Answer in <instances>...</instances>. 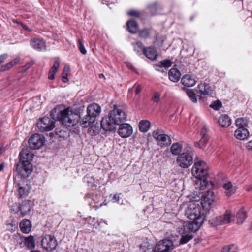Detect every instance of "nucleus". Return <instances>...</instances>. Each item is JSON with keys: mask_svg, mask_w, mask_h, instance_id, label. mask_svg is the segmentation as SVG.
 <instances>
[{"mask_svg": "<svg viewBox=\"0 0 252 252\" xmlns=\"http://www.w3.org/2000/svg\"><path fill=\"white\" fill-rule=\"evenodd\" d=\"M126 115L121 109L114 106L108 116L104 117L100 123L101 127L106 131L116 130L117 126L126 120Z\"/></svg>", "mask_w": 252, "mask_h": 252, "instance_id": "obj_1", "label": "nucleus"}, {"mask_svg": "<svg viewBox=\"0 0 252 252\" xmlns=\"http://www.w3.org/2000/svg\"><path fill=\"white\" fill-rule=\"evenodd\" d=\"M51 116L54 120L60 121L65 126H73L78 123L81 119L79 112L70 111L69 108L59 110L53 109L51 112Z\"/></svg>", "mask_w": 252, "mask_h": 252, "instance_id": "obj_2", "label": "nucleus"}, {"mask_svg": "<svg viewBox=\"0 0 252 252\" xmlns=\"http://www.w3.org/2000/svg\"><path fill=\"white\" fill-rule=\"evenodd\" d=\"M33 156L29 148L23 149L20 152L19 161L16 165L15 170L22 178H26L32 173L33 170L32 162Z\"/></svg>", "mask_w": 252, "mask_h": 252, "instance_id": "obj_3", "label": "nucleus"}, {"mask_svg": "<svg viewBox=\"0 0 252 252\" xmlns=\"http://www.w3.org/2000/svg\"><path fill=\"white\" fill-rule=\"evenodd\" d=\"M206 168V163L203 161H200L195 162L192 168V175L201 181L200 189L202 190L204 189V187H206L208 184V174Z\"/></svg>", "mask_w": 252, "mask_h": 252, "instance_id": "obj_4", "label": "nucleus"}, {"mask_svg": "<svg viewBox=\"0 0 252 252\" xmlns=\"http://www.w3.org/2000/svg\"><path fill=\"white\" fill-rule=\"evenodd\" d=\"M204 210L201 205L196 203H192L189 206L186 214L190 220L204 221L205 218Z\"/></svg>", "mask_w": 252, "mask_h": 252, "instance_id": "obj_5", "label": "nucleus"}, {"mask_svg": "<svg viewBox=\"0 0 252 252\" xmlns=\"http://www.w3.org/2000/svg\"><path fill=\"white\" fill-rule=\"evenodd\" d=\"M176 161L178 165L183 168H187L191 166L193 162L192 149L189 147L186 152L180 154L178 156Z\"/></svg>", "mask_w": 252, "mask_h": 252, "instance_id": "obj_6", "label": "nucleus"}, {"mask_svg": "<svg viewBox=\"0 0 252 252\" xmlns=\"http://www.w3.org/2000/svg\"><path fill=\"white\" fill-rule=\"evenodd\" d=\"M36 126L41 132L51 131L55 126L54 121L48 117H45L40 119L37 122Z\"/></svg>", "mask_w": 252, "mask_h": 252, "instance_id": "obj_7", "label": "nucleus"}, {"mask_svg": "<svg viewBox=\"0 0 252 252\" xmlns=\"http://www.w3.org/2000/svg\"><path fill=\"white\" fill-rule=\"evenodd\" d=\"M230 221L231 214L228 210L226 211L223 216H217L209 220V223L213 226L227 224Z\"/></svg>", "mask_w": 252, "mask_h": 252, "instance_id": "obj_8", "label": "nucleus"}, {"mask_svg": "<svg viewBox=\"0 0 252 252\" xmlns=\"http://www.w3.org/2000/svg\"><path fill=\"white\" fill-rule=\"evenodd\" d=\"M57 245L56 239L53 235H45L42 239V247L46 251H51L55 249Z\"/></svg>", "mask_w": 252, "mask_h": 252, "instance_id": "obj_9", "label": "nucleus"}, {"mask_svg": "<svg viewBox=\"0 0 252 252\" xmlns=\"http://www.w3.org/2000/svg\"><path fill=\"white\" fill-rule=\"evenodd\" d=\"M44 137L38 134L32 135L29 140V147L32 149H39L44 145Z\"/></svg>", "mask_w": 252, "mask_h": 252, "instance_id": "obj_10", "label": "nucleus"}, {"mask_svg": "<svg viewBox=\"0 0 252 252\" xmlns=\"http://www.w3.org/2000/svg\"><path fill=\"white\" fill-rule=\"evenodd\" d=\"M101 112V106L96 103L89 104L87 108V114L88 120L94 121L95 118L99 116Z\"/></svg>", "mask_w": 252, "mask_h": 252, "instance_id": "obj_11", "label": "nucleus"}, {"mask_svg": "<svg viewBox=\"0 0 252 252\" xmlns=\"http://www.w3.org/2000/svg\"><path fill=\"white\" fill-rule=\"evenodd\" d=\"M153 136L157 141L161 142L165 146H168L171 144L170 137L164 133L163 130L162 129H158L154 130L153 132Z\"/></svg>", "mask_w": 252, "mask_h": 252, "instance_id": "obj_12", "label": "nucleus"}, {"mask_svg": "<svg viewBox=\"0 0 252 252\" xmlns=\"http://www.w3.org/2000/svg\"><path fill=\"white\" fill-rule=\"evenodd\" d=\"M93 122L92 120H88L87 118H85L80 122V125L83 127H89L88 133L91 135L94 136L99 133V127L96 125H94Z\"/></svg>", "mask_w": 252, "mask_h": 252, "instance_id": "obj_13", "label": "nucleus"}, {"mask_svg": "<svg viewBox=\"0 0 252 252\" xmlns=\"http://www.w3.org/2000/svg\"><path fill=\"white\" fill-rule=\"evenodd\" d=\"M214 201V194L212 190L205 192L201 197V205L203 210H209Z\"/></svg>", "mask_w": 252, "mask_h": 252, "instance_id": "obj_14", "label": "nucleus"}, {"mask_svg": "<svg viewBox=\"0 0 252 252\" xmlns=\"http://www.w3.org/2000/svg\"><path fill=\"white\" fill-rule=\"evenodd\" d=\"M174 249L173 242L170 239L159 241L157 244L156 252H170Z\"/></svg>", "mask_w": 252, "mask_h": 252, "instance_id": "obj_15", "label": "nucleus"}, {"mask_svg": "<svg viewBox=\"0 0 252 252\" xmlns=\"http://www.w3.org/2000/svg\"><path fill=\"white\" fill-rule=\"evenodd\" d=\"M31 202L30 200L22 201L20 205H17L16 209H13L14 213H18L20 212L23 217L30 214L32 208Z\"/></svg>", "mask_w": 252, "mask_h": 252, "instance_id": "obj_16", "label": "nucleus"}, {"mask_svg": "<svg viewBox=\"0 0 252 252\" xmlns=\"http://www.w3.org/2000/svg\"><path fill=\"white\" fill-rule=\"evenodd\" d=\"M118 133L122 138L129 137L133 132V129L130 124L124 123L120 124Z\"/></svg>", "mask_w": 252, "mask_h": 252, "instance_id": "obj_17", "label": "nucleus"}, {"mask_svg": "<svg viewBox=\"0 0 252 252\" xmlns=\"http://www.w3.org/2000/svg\"><path fill=\"white\" fill-rule=\"evenodd\" d=\"M208 129L204 126L200 132L201 138L198 142L195 143L194 146L196 148L203 149L207 144L210 139L209 136L207 134Z\"/></svg>", "mask_w": 252, "mask_h": 252, "instance_id": "obj_18", "label": "nucleus"}, {"mask_svg": "<svg viewBox=\"0 0 252 252\" xmlns=\"http://www.w3.org/2000/svg\"><path fill=\"white\" fill-rule=\"evenodd\" d=\"M143 55L151 61H156L158 56V53L157 49L154 46H147L144 49Z\"/></svg>", "mask_w": 252, "mask_h": 252, "instance_id": "obj_19", "label": "nucleus"}, {"mask_svg": "<svg viewBox=\"0 0 252 252\" xmlns=\"http://www.w3.org/2000/svg\"><path fill=\"white\" fill-rule=\"evenodd\" d=\"M30 45L34 49L39 51H43L46 50V42L42 38H34L31 39Z\"/></svg>", "mask_w": 252, "mask_h": 252, "instance_id": "obj_20", "label": "nucleus"}, {"mask_svg": "<svg viewBox=\"0 0 252 252\" xmlns=\"http://www.w3.org/2000/svg\"><path fill=\"white\" fill-rule=\"evenodd\" d=\"M137 33H138L139 38L144 41L151 40L152 38V28H145L140 29Z\"/></svg>", "mask_w": 252, "mask_h": 252, "instance_id": "obj_21", "label": "nucleus"}, {"mask_svg": "<svg viewBox=\"0 0 252 252\" xmlns=\"http://www.w3.org/2000/svg\"><path fill=\"white\" fill-rule=\"evenodd\" d=\"M126 30L131 34H136L139 31V24L133 19H130L126 22Z\"/></svg>", "mask_w": 252, "mask_h": 252, "instance_id": "obj_22", "label": "nucleus"}, {"mask_svg": "<svg viewBox=\"0 0 252 252\" xmlns=\"http://www.w3.org/2000/svg\"><path fill=\"white\" fill-rule=\"evenodd\" d=\"M198 93L202 95H210L213 93L211 87L209 84L201 83L198 85Z\"/></svg>", "mask_w": 252, "mask_h": 252, "instance_id": "obj_23", "label": "nucleus"}, {"mask_svg": "<svg viewBox=\"0 0 252 252\" xmlns=\"http://www.w3.org/2000/svg\"><path fill=\"white\" fill-rule=\"evenodd\" d=\"M234 136L236 139L240 140H244L249 136V132L247 128L243 129L242 127L237 128L234 132Z\"/></svg>", "mask_w": 252, "mask_h": 252, "instance_id": "obj_24", "label": "nucleus"}, {"mask_svg": "<svg viewBox=\"0 0 252 252\" xmlns=\"http://www.w3.org/2000/svg\"><path fill=\"white\" fill-rule=\"evenodd\" d=\"M19 227L23 233L28 234L31 230L32 224L29 220L25 219L20 222Z\"/></svg>", "mask_w": 252, "mask_h": 252, "instance_id": "obj_25", "label": "nucleus"}, {"mask_svg": "<svg viewBox=\"0 0 252 252\" xmlns=\"http://www.w3.org/2000/svg\"><path fill=\"white\" fill-rule=\"evenodd\" d=\"M181 74L180 71L175 68L170 69L168 72V77L170 81L173 82H178L181 78Z\"/></svg>", "mask_w": 252, "mask_h": 252, "instance_id": "obj_26", "label": "nucleus"}, {"mask_svg": "<svg viewBox=\"0 0 252 252\" xmlns=\"http://www.w3.org/2000/svg\"><path fill=\"white\" fill-rule=\"evenodd\" d=\"M181 82L185 86L191 87L195 84L196 81L191 75L185 74L182 77Z\"/></svg>", "mask_w": 252, "mask_h": 252, "instance_id": "obj_27", "label": "nucleus"}, {"mask_svg": "<svg viewBox=\"0 0 252 252\" xmlns=\"http://www.w3.org/2000/svg\"><path fill=\"white\" fill-rule=\"evenodd\" d=\"M223 187L225 189V195L229 197L233 194L236 191L237 189V187L233 186L231 182H228L223 185Z\"/></svg>", "mask_w": 252, "mask_h": 252, "instance_id": "obj_28", "label": "nucleus"}, {"mask_svg": "<svg viewBox=\"0 0 252 252\" xmlns=\"http://www.w3.org/2000/svg\"><path fill=\"white\" fill-rule=\"evenodd\" d=\"M20 58L19 57H16L14 58L13 60L8 62L5 65H2L0 67V72H4L9 70L12 67L18 64L20 62Z\"/></svg>", "mask_w": 252, "mask_h": 252, "instance_id": "obj_29", "label": "nucleus"}, {"mask_svg": "<svg viewBox=\"0 0 252 252\" xmlns=\"http://www.w3.org/2000/svg\"><path fill=\"white\" fill-rule=\"evenodd\" d=\"M134 51L138 55L143 54L144 49L146 48L143 43L140 40H137L132 43Z\"/></svg>", "mask_w": 252, "mask_h": 252, "instance_id": "obj_30", "label": "nucleus"}, {"mask_svg": "<svg viewBox=\"0 0 252 252\" xmlns=\"http://www.w3.org/2000/svg\"><path fill=\"white\" fill-rule=\"evenodd\" d=\"M219 125L222 127H227L231 124V120L227 115H222L218 121Z\"/></svg>", "mask_w": 252, "mask_h": 252, "instance_id": "obj_31", "label": "nucleus"}, {"mask_svg": "<svg viewBox=\"0 0 252 252\" xmlns=\"http://www.w3.org/2000/svg\"><path fill=\"white\" fill-rule=\"evenodd\" d=\"M191 220L192 221H190L188 224V229L189 232H195L199 229L203 221H197L196 220Z\"/></svg>", "mask_w": 252, "mask_h": 252, "instance_id": "obj_32", "label": "nucleus"}, {"mask_svg": "<svg viewBox=\"0 0 252 252\" xmlns=\"http://www.w3.org/2000/svg\"><path fill=\"white\" fill-rule=\"evenodd\" d=\"M60 66V61L58 58L57 59L51 69L49 72L48 78L49 80H53L55 78V74L58 70V69Z\"/></svg>", "mask_w": 252, "mask_h": 252, "instance_id": "obj_33", "label": "nucleus"}, {"mask_svg": "<svg viewBox=\"0 0 252 252\" xmlns=\"http://www.w3.org/2000/svg\"><path fill=\"white\" fill-rule=\"evenodd\" d=\"M24 244L25 245L29 250H32L34 249L35 247V244L34 237L31 235L28 237L25 238L24 240Z\"/></svg>", "mask_w": 252, "mask_h": 252, "instance_id": "obj_34", "label": "nucleus"}, {"mask_svg": "<svg viewBox=\"0 0 252 252\" xmlns=\"http://www.w3.org/2000/svg\"><path fill=\"white\" fill-rule=\"evenodd\" d=\"M151 124L148 120H141L139 124V130L143 132H146L150 128Z\"/></svg>", "mask_w": 252, "mask_h": 252, "instance_id": "obj_35", "label": "nucleus"}, {"mask_svg": "<svg viewBox=\"0 0 252 252\" xmlns=\"http://www.w3.org/2000/svg\"><path fill=\"white\" fill-rule=\"evenodd\" d=\"M235 124L237 128H242L243 129L247 128L248 125V121L245 118H239L235 121Z\"/></svg>", "mask_w": 252, "mask_h": 252, "instance_id": "obj_36", "label": "nucleus"}, {"mask_svg": "<svg viewBox=\"0 0 252 252\" xmlns=\"http://www.w3.org/2000/svg\"><path fill=\"white\" fill-rule=\"evenodd\" d=\"M182 145L178 143H175L172 145L170 150L173 155H179L182 151Z\"/></svg>", "mask_w": 252, "mask_h": 252, "instance_id": "obj_37", "label": "nucleus"}, {"mask_svg": "<svg viewBox=\"0 0 252 252\" xmlns=\"http://www.w3.org/2000/svg\"><path fill=\"white\" fill-rule=\"evenodd\" d=\"M247 218V215L245 211L240 210L237 214V223L242 224Z\"/></svg>", "mask_w": 252, "mask_h": 252, "instance_id": "obj_38", "label": "nucleus"}, {"mask_svg": "<svg viewBox=\"0 0 252 252\" xmlns=\"http://www.w3.org/2000/svg\"><path fill=\"white\" fill-rule=\"evenodd\" d=\"M158 7V4L157 2H154L149 4L147 8L152 15H155L157 13Z\"/></svg>", "mask_w": 252, "mask_h": 252, "instance_id": "obj_39", "label": "nucleus"}, {"mask_svg": "<svg viewBox=\"0 0 252 252\" xmlns=\"http://www.w3.org/2000/svg\"><path fill=\"white\" fill-rule=\"evenodd\" d=\"M193 238L192 234H188L187 235H183L179 241L180 245H184L187 243L188 242L190 241Z\"/></svg>", "mask_w": 252, "mask_h": 252, "instance_id": "obj_40", "label": "nucleus"}, {"mask_svg": "<svg viewBox=\"0 0 252 252\" xmlns=\"http://www.w3.org/2000/svg\"><path fill=\"white\" fill-rule=\"evenodd\" d=\"M127 14L130 17H134L136 18H140L143 16V12L141 11L131 9L127 11Z\"/></svg>", "mask_w": 252, "mask_h": 252, "instance_id": "obj_41", "label": "nucleus"}, {"mask_svg": "<svg viewBox=\"0 0 252 252\" xmlns=\"http://www.w3.org/2000/svg\"><path fill=\"white\" fill-rule=\"evenodd\" d=\"M186 94L191 101L193 103L197 102V97L195 93L192 89H187Z\"/></svg>", "mask_w": 252, "mask_h": 252, "instance_id": "obj_42", "label": "nucleus"}, {"mask_svg": "<svg viewBox=\"0 0 252 252\" xmlns=\"http://www.w3.org/2000/svg\"><path fill=\"white\" fill-rule=\"evenodd\" d=\"M17 186H18V193L19 197L22 198L27 196L29 192L28 190L26 189V188L20 186V184H18Z\"/></svg>", "mask_w": 252, "mask_h": 252, "instance_id": "obj_43", "label": "nucleus"}, {"mask_svg": "<svg viewBox=\"0 0 252 252\" xmlns=\"http://www.w3.org/2000/svg\"><path fill=\"white\" fill-rule=\"evenodd\" d=\"M69 70L70 68L69 66H65L64 67L62 76V80L63 82L66 83L68 81L67 76Z\"/></svg>", "mask_w": 252, "mask_h": 252, "instance_id": "obj_44", "label": "nucleus"}, {"mask_svg": "<svg viewBox=\"0 0 252 252\" xmlns=\"http://www.w3.org/2000/svg\"><path fill=\"white\" fill-rule=\"evenodd\" d=\"M78 46L80 52L83 55H85L87 53V50L85 49L83 42L81 39H78Z\"/></svg>", "mask_w": 252, "mask_h": 252, "instance_id": "obj_45", "label": "nucleus"}, {"mask_svg": "<svg viewBox=\"0 0 252 252\" xmlns=\"http://www.w3.org/2000/svg\"><path fill=\"white\" fill-rule=\"evenodd\" d=\"M210 107L215 110H219L221 108L222 103L219 100L215 101Z\"/></svg>", "mask_w": 252, "mask_h": 252, "instance_id": "obj_46", "label": "nucleus"}, {"mask_svg": "<svg viewBox=\"0 0 252 252\" xmlns=\"http://www.w3.org/2000/svg\"><path fill=\"white\" fill-rule=\"evenodd\" d=\"M161 94L158 92H154L151 100L154 102L158 103L160 101Z\"/></svg>", "mask_w": 252, "mask_h": 252, "instance_id": "obj_47", "label": "nucleus"}, {"mask_svg": "<svg viewBox=\"0 0 252 252\" xmlns=\"http://www.w3.org/2000/svg\"><path fill=\"white\" fill-rule=\"evenodd\" d=\"M160 63L163 66V67L168 68L171 67L172 65V62L170 60L166 59L160 62Z\"/></svg>", "mask_w": 252, "mask_h": 252, "instance_id": "obj_48", "label": "nucleus"}, {"mask_svg": "<svg viewBox=\"0 0 252 252\" xmlns=\"http://www.w3.org/2000/svg\"><path fill=\"white\" fill-rule=\"evenodd\" d=\"M35 62L33 61H31L27 63L25 65L22 66V69L24 71H26L30 69L33 65H34Z\"/></svg>", "mask_w": 252, "mask_h": 252, "instance_id": "obj_49", "label": "nucleus"}, {"mask_svg": "<svg viewBox=\"0 0 252 252\" xmlns=\"http://www.w3.org/2000/svg\"><path fill=\"white\" fill-rule=\"evenodd\" d=\"M243 8L244 9H246L247 11L250 12L251 13V16L252 14V6L251 5V2L248 3L247 2L243 3Z\"/></svg>", "mask_w": 252, "mask_h": 252, "instance_id": "obj_50", "label": "nucleus"}, {"mask_svg": "<svg viewBox=\"0 0 252 252\" xmlns=\"http://www.w3.org/2000/svg\"><path fill=\"white\" fill-rule=\"evenodd\" d=\"M56 130L57 134L59 135V136L61 137H63V138H64L65 137L68 135V133L66 131H63L62 130L58 128H57Z\"/></svg>", "mask_w": 252, "mask_h": 252, "instance_id": "obj_51", "label": "nucleus"}, {"mask_svg": "<svg viewBox=\"0 0 252 252\" xmlns=\"http://www.w3.org/2000/svg\"><path fill=\"white\" fill-rule=\"evenodd\" d=\"M233 247H234L233 245L225 246L222 248L221 252H234V251H231Z\"/></svg>", "mask_w": 252, "mask_h": 252, "instance_id": "obj_52", "label": "nucleus"}, {"mask_svg": "<svg viewBox=\"0 0 252 252\" xmlns=\"http://www.w3.org/2000/svg\"><path fill=\"white\" fill-rule=\"evenodd\" d=\"M94 181V179L93 177L86 175L84 177V181L87 183L88 184L93 183Z\"/></svg>", "mask_w": 252, "mask_h": 252, "instance_id": "obj_53", "label": "nucleus"}, {"mask_svg": "<svg viewBox=\"0 0 252 252\" xmlns=\"http://www.w3.org/2000/svg\"><path fill=\"white\" fill-rule=\"evenodd\" d=\"M99 197H100V196H98L97 195V198H95V197H94V199H92V200L94 201V205H93L94 206H95L96 207H97V206L101 207L102 206V204H100L99 205V204L97 205L98 203V198H99ZM90 203L93 205V202H90Z\"/></svg>", "mask_w": 252, "mask_h": 252, "instance_id": "obj_54", "label": "nucleus"}, {"mask_svg": "<svg viewBox=\"0 0 252 252\" xmlns=\"http://www.w3.org/2000/svg\"><path fill=\"white\" fill-rule=\"evenodd\" d=\"M94 197L97 198V195L94 196L92 193H88L85 194L84 198L86 200L89 201V199H94Z\"/></svg>", "mask_w": 252, "mask_h": 252, "instance_id": "obj_55", "label": "nucleus"}, {"mask_svg": "<svg viewBox=\"0 0 252 252\" xmlns=\"http://www.w3.org/2000/svg\"><path fill=\"white\" fill-rule=\"evenodd\" d=\"M7 56H8L6 54H4L1 55L0 56V65L3 63L4 62L5 60L7 59Z\"/></svg>", "mask_w": 252, "mask_h": 252, "instance_id": "obj_56", "label": "nucleus"}, {"mask_svg": "<svg viewBox=\"0 0 252 252\" xmlns=\"http://www.w3.org/2000/svg\"><path fill=\"white\" fill-rule=\"evenodd\" d=\"M155 67H156V69L159 72H164V71L163 70V66L160 64H155Z\"/></svg>", "mask_w": 252, "mask_h": 252, "instance_id": "obj_57", "label": "nucleus"}, {"mask_svg": "<svg viewBox=\"0 0 252 252\" xmlns=\"http://www.w3.org/2000/svg\"><path fill=\"white\" fill-rule=\"evenodd\" d=\"M142 90V87L140 85H138L136 87V89L135 91L136 94H138Z\"/></svg>", "mask_w": 252, "mask_h": 252, "instance_id": "obj_58", "label": "nucleus"}, {"mask_svg": "<svg viewBox=\"0 0 252 252\" xmlns=\"http://www.w3.org/2000/svg\"><path fill=\"white\" fill-rule=\"evenodd\" d=\"M119 201V196L118 194H114L112 197L113 202H118Z\"/></svg>", "mask_w": 252, "mask_h": 252, "instance_id": "obj_59", "label": "nucleus"}, {"mask_svg": "<svg viewBox=\"0 0 252 252\" xmlns=\"http://www.w3.org/2000/svg\"><path fill=\"white\" fill-rule=\"evenodd\" d=\"M21 27L23 28V29L25 30H26L28 32H31L32 30L29 28V27L26 25L25 24H23V23H21Z\"/></svg>", "mask_w": 252, "mask_h": 252, "instance_id": "obj_60", "label": "nucleus"}, {"mask_svg": "<svg viewBox=\"0 0 252 252\" xmlns=\"http://www.w3.org/2000/svg\"><path fill=\"white\" fill-rule=\"evenodd\" d=\"M246 147L248 149H250V150L252 149V141H250L249 142H248L247 143Z\"/></svg>", "mask_w": 252, "mask_h": 252, "instance_id": "obj_61", "label": "nucleus"}, {"mask_svg": "<svg viewBox=\"0 0 252 252\" xmlns=\"http://www.w3.org/2000/svg\"><path fill=\"white\" fill-rule=\"evenodd\" d=\"M126 65H127V66L129 69H131V70L134 69V67H133V66L131 63H127L126 64Z\"/></svg>", "mask_w": 252, "mask_h": 252, "instance_id": "obj_62", "label": "nucleus"}, {"mask_svg": "<svg viewBox=\"0 0 252 252\" xmlns=\"http://www.w3.org/2000/svg\"><path fill=\"white\" fill-rule=\"evenodd\" d=\"M17 205H20V204H18L16 203L15 204V205L11 207V210L14 212L13 209H16Z\"/></svg>", "mask_w": 252, "mask_h": 252, "instance_id": "obj_63", "label": "nucleus"}, {"mask_svg": "<svg viewBox=\"0 0 252 252\" xmlns=\"http://www.w3.org/2000/svg\"><path fill=\"white\" fill-rule=\"evenodd\" d=\"M3 168H4V164H3V163H1L0 164V171L3 170Z\"/></svg>", "mask_w": 252, "mask_h": 252, "instance_id": "obj_64", "label": "nucleus"}]
</instances>
